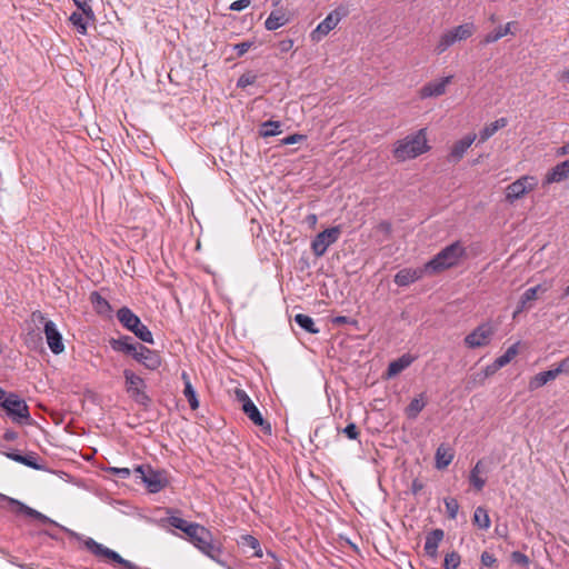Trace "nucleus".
<instances>
[{"mask_svg":"<svg viewBox=\"0 0 569 569\" xmlns=\"http://www.w3.org/2000/svg\"><path fill=\"white\" fill-rule=\"evenodd\" d=\"M83 16H84L83 12L82 13L73 12L70 16V21L72 22L73 26L77 27L79 33H81V34L87 33V23L84 21Z\"/></svg>","mask_w":569,"mask_h":569,"instance_id":"nucleus-44","label":"nucleus"},{"mask_svg":"<svg viewBox=\"0 0 569 569\" xmlns=\"http://www.w3.org/2000/svg\"><path fill=\"white\" fill-rule=\"evenodd\" d=\"M518 353V343L510 346L506 352L496 359V367L507 366Z\"/></svg>","mask_w":569,"mask_h":569,"instance_id":"nucleus-38","label":"nucleus"},{"mask_svg":"<svg viewBox=\"0 0 569 569\" xmlns=\"http://www.w3.org/2000/svg\"><path fill=\"white\" fill-rule=\"evenodd\" d=\"M482 472V461L479 460L470 471L469 481L471 486L477 490L481 491L486 486V479L480 477Z\"/></svg>","mask_w":569,"mask_h":569,"instance_id":"nucleus-32","label":"nucleus"},{"mask_svg":"<svg viewBox=\"0 0 569 569\" xmlns=\"http://www.w3.org/2000/svg\"><path fill=\"white\" fill-rule=\"evenodd\" d=\"M569 174V160L562 161L553 167L545 177L543 184L560 182Z\"/></svg>","mask_w":569,"mask_h":569,"instance_id":"nucleus-23","label":"nucleus"},{"mask_svg":"<svg viewBox=\"0 0 569 569\" xmlns=\"http://www.w3.org/2000/svg\"><path fill=\"white\" fill-rule=\"evenodd\" d=\"M559 376V370H547L537 373L529 382V389L536 390L543 387L551 380H555Z\"/></svg>","mask_w":569,"mask_h":569,"instance_id":"nucleus-25","label":"nucleus"},{"mask_svg":"<svg viewBox=\"0 0 569 569\" xmlns=\"http://www.w3.org/2000/svg\"><path fill=\"white\" fill-rule=\"evenodd\" d=\"M250 0H237L230 4V10L242 11L250 6Z\"/></svg>","mask_w":569,"mask_h":569,"instance_id":"nucleus-53","label":"nucleus"},{"mask_svg":"<svg viewBox=\"0 0 569 569\" xmlns=\"http://www.w3.org/2000/svg\"><path fill=\"white\" fill-rule=\"evenodd\" d=\"M254 82V77L249 74H243L238 79L237 86L239 88H246L249 84Z\"/></svg>","mask_w":569,"mask_h":569,"instance_id":"nucleus-54","label":"nucleus"},{"mask_svg":"<svg viewBox=\"0 0 569 569\" xmlns=\"http://www.w3.org/2000/svg\"><path fill=\"white\" fill-rule=\"evenodd\" d=\"M495 331L490 323L479 325L475 330L465 337V345L470 349L488 346Z\"/></svg>","mask_w":569,"mask_h":569,"instance_id":"nucleus-15","label":"nucleus"},{"mask_svg":"<svg viewBox=\"0 0 569 569\" xmlns=\"http://www.w3.org/2000/svg\"><path fill=\"white\" fill-rule=\"evenodd\" d=\"M181 379H182L183 385H184L183 395L187 398V400H188V402L190 405V408L192 410L198 409L199 408V400H198V397H197V392H196L194 388L191 385L189 375L186 371H183L182 375H181Z\"/></svg>","mask_w":569,"mask_h":569,"instance_id":"nucleus-26","label":"nucleus"},{"mask_svg":"<svg viewBox=\"0 0 569 569\" xmlns=\"http://www.w3.org/2000/svg\"><path fill=\"white\" fill-rule=\"evenodd\" d=\"M123 377L126 383V391L129 395V397L139 406H142L144 408L149 407V405L151 403V399L146 391V381L130 369L123 370Z\"/></svg>","mask_w":569,"mask_h":569,"instance_id":"nucleus-6","label":"nucleus"},{"mask_svg":"<svg viewBox=\"0 0 569 569\" xmlns=\"http://www.w3.org/2000/svg\"><path fill=\"white\" fill-rule=\"evenodd\" d=\"M415 357L410 353H405L400 358L391 361L387 369V378H392L398 376L405 369L410 367V365L415 361Z\"/></svg>","mask_w":569,"mask_h":569,"instance_id":"nucleus-24","label":"nucleus"},{"mask_svg":"<svg viewBox=\"0 0 569 569\" xmlns=\"http://www.w3.org/2000/svg\"><path fill=\"white\" fill-rule=\"evenodd\" d=\"M188 528L189 530L186 535L188 536L189 541L218 565L226 566V561L220 558L222 553L221 547L213 542L211 531L196 522L192 527Z\"/></svg>","mask_w":569,"mask_h":569,"instance_id":"nucleus-1","label":"nucleus"},{"mask_svg":"<svg viewBox=\"0 0 569 569\" xmlns=\"http://www.w3.org/2000/svg\"><path fill=\"white\" fill-rule=\"evenodd\" d=\"M22 465L34 470H44V466L39 463V456L34 452L23 456Z\"/></svg>","mask_w":569,"mask_h":569,"instance_id":"nucleus-42","label":"nucleus"},{"mask_svg":"<svg viewBox=\"0 0 569 569\" xmlns=\"http://www.w3.org/2000/svg\"><path fill=\"white\" fill-rule=\"evenodd\" d=\"M117 319L129 331L134 333L137 338L147 343H153L152 332L144 326L140 318L134 315L128 307H122L117 311Z\"/></svg>","mask_w":569,"mask_h":569,"instance_id":"nucleus-4","label":"nucleus"},{"mask_svg":"<svg viewBox=\"0 0 569 569\" xmlns=\"http://www.w3.org/2000/svg\"><path fill=\"white\" fill-rule=\"evenodd\" d=\"M569 152V146H563L557 150V156H563Z\"/></svg>","mask_w":569,"mask_h":569,"instance_id":"nucleus-60","label":"nucleus"},{"mask_svg":"<svg viewBox=\"0 0 569 569\" xmlns=\"http://www.w3.org/2000/svg\"><path fill=\"white\" fill-rule=\"evenodd\" d=\"M133 472L151 493H157L169 485L167 472L164 470L153 469L150 465L137 466Z\"/></svg>","mask_w":569,"mask_h":569,"instance_id":"nucleus-5","label":"nucleus"},{"mask_svg":"<svg viewBox=\"0 0 569 569\" xmlns=\"http://www.w3.org/2000/svg\"><path fill=\"white\" fill-rule=\"evenodd\" d=\"M562 79L569 81V70L563 71Z\"/></svg>","mask_w":569,"mask_h":569,"instance_id":"nucleus-64","label":"nucleus"},{"mask_svg":"<svg viewBox=\"0 0 569 569\" xmlns=\"http://www.w3.org/2000/svg\"><path fill=\"white\" fill-rule=\"evenodd\" d=\"M110 346L114 351L129 355L133 358L141 343L134 342L133 338L130 336H121L117 339L112 338Z\"/></svg>","mask_w":569,"mask_h":569,"instance_id":"nucleus-18","label":"nucleus"},{"mask_svg":"<svg viewBox=\"0 0 569 569\" xmlns=\"http://www.w3.org/2000/svg\"><path fill=\"white\" fill-rule=\"evenodd\" d=\"M538 178L535 176H521L506 187L505 200L512 204L522 199L527 193L533 191L538 187Z\"/></svg>","mask_w":569,"mask_h":569,"instance_id":"nucleus-7","label":"nucleus"},{"mask_svg":"<svg viewBox=\"0 0 569 569\" xmlns=\"http://www.w3.org/2000/svg\"><path fill=\"white\" fill-rule=\"evenodd\" d=\"M74 4L83 12L88 20L94 21V13L90 4L89 0H73Z\"/></svg>","mask_w":569,"mask_h":569,"instance_id":"nucleus-46","label":"nucleus"},{"mask_svg":"<svg viewBox=\"0 0 569 569\" xmlns=\"http://www.w3.org/2000/svg\"><path fill=\"white\" fill-rule=\"evenodd\" d=\"M348 14V9L343 6L336 8L331 11L312 32L310 39L313 42L321 41L331 30H333L338 23Z\"/></svg>","mask_w":569,"mask_h":569,"instance_id":"nucleus-11","label":"nucleus"},{"mask_svg":"<svg viewBox=\"0 0 569 569\" xmlns=\"http://www.w3.org/2000/svg\"><path fill=\"white\" fill-rule=\"evenodd\" d=\"M445 507L450 519H456L459 511V503L455 498H446Z\"/></svg>","mask_w":569,"mask_h":569,"instance_id":"nucleus-45","label":"nucleus"},{"mask_svg":"<svg viewBox=\"0 0 569 569\" xmlns=\"http://www.w3.org/2000/svg\"><path fill=\"white\" fill-rule=\"evenodd\" d=\"M461 561V557L458 552L451 551L446 555L445 561H443V568L445 569H458Z\"/></svg>","mask_w":569,"mask_h":569,"instance_id":"nucleus-41","label":"nucleus"},{"mask_svg":"<svg viewBox=\"0 0 569 569\" xmlns=\"http://www.w3.org/2000/svg\"><path fill=\"white\" fill-rule=\"evenodd\" d=\"M288 22V18L282 11H272L267 20L264 21V27L269 31H273L284 26Z\"/></svg>","mask_w":569,"mask_h":569,"instance_id":"nucleus-30","label":"nucleus"},{"mask_svg":"<svg viewBox=\"0 0 569 569\" xmlns=\"http://www.w3.org/2000/svg\"><path fill=\"white\" fill-rule=\"evenodd\" d=\"M480 561L485 567H492L497 562V559L492 553L483 551L480 556Z\"/></svg>","mask_w":569,"mask_h":569,"instance_id":"nucleus-51","label":"nucleus"},{"mask_svg":"<svg viewBox=\"0 0 569 569\" xmlns=\"http://www.w3.org/2000/svg\"><path fill=\"white\" fill-rule=\"evenodd\" d=\"M0 499L7 500L10 505L16 506L17 507V512L24 513L28 517H31V518H34V519L41 521L42 523H46V525L48 523V525H53L56 527H59L63 531L68 532L70 536H74L77 538L79 537L76 532L69 530L68 528H64V527L58 525L54 520L50 519L46 515L41 513L40 511H38L36 509H32L31 507L24 505L23 502L17 500V499L7 497L6 495H2V493H0Z\"/></svg>","mask_w":569,"mask_h":569,"instance_id":"nucleus-14","label":"nucleus"},{"mask_svg":"<svg viewBox=\"0 0 569 569\" xmlns=\"http://www.w3.org/2000/svg\"><path fill=\"white\" fill-rule=\"evenodd\" d=\"M473 523L482 530L489 529L490 518L486 508L481 506L476 508L473 513Z\"/></svg>","mask_w":569,"mask_h":569,"instance_id":"nucleus-36","label":"nucleus"},{"mask_svg":"<svg viewBox=\"0 0 569 569\" xmlns=\"http://www.w3.org/2000/svg\"><path fill=\"white\" fill-rule=\"evenodd\" d=\"M8 396V393L0 388V406L2 407V401L6 399V397Z\"/></svg>","mask_w":569,"mask_h":569,"instance_id":"nucleus-62","label":"nucleus"},{"mask_svg":"<svg viewBox=\"0 0 569 569\" xmlns=\"http://www.w3.org/2000/svg\"><path fill=\"white\" fill-rule=\"evenodd\" d=\"M17 438H18V433L12 429H8L3 433V439L7 441H14Z\"/></svg>","mask_w":569,"mask_h":569,"instance_id":"nucleus-57","label":"nucleus"},{"mask_svg":"<svg viewBox=\"0 0 569 569\" xmlns=\"http://www.w3.org/2000/svg\"><path fill=\"white\" fill-rule=\"evenodd\" d=\"M452 79L453 76H448L426 83L419 91L420 98H436L445 94L447 86L451 83Z\"/></svg>","mask_w":569,"mask_h":569,"instance_id":"nucleus-16","label":"nucleus"},{"mask_svg":"<svg viewBox=\"0 0 569 569\" xmlns=\"http://www.w3.org/2000/svg\"><path fill=\"white\" fill-rule=\"evenodd\" d=\"M443 530L442 529H433L426 536L425 541V552L430 558H436L438 555V547L441 540L443 539Z\"/></svg>","mask_w":569,"mask_h":569,"instance_id":"nucleus-22","label":"nucleus"},{"mask_svg":"<svg viewBox=\"0 0 569 569\" xmlns=\"http://www.w3.org/2000/svg\"><path fill=\"white\" fill-rule=\"evenodd\" d=\"M513 23L515 22H508L506 26H500L499 28L495 29L492 32H489L483 38V43L489 44V43L496 42L499 39H501L502 37L507 36L509 33H512L510 28Z\"/></svg>","mask_w":569,"mask_h":569,"instance_id":"nucleus-35","label":"nucleus"},{"mask_svg":"<svg viewBox=\"0 0 569 569\" xmlns=\"http://www.w3.org/2000/svg\"><path fill=\"white\" fill-rule=\"evenodd\" d=\"M282 133V123L280 121L268 120L260 124L259 134L262 138L274 137Z\"/></svg>","mask_w":569,"mask_h":569,"instance_id":"nucleus-31","label":"nucleus"},{"mask_svg":"<svg viewBox=\"0 0 569 569\" xmlns=\"http://www.w3.org/2000/svg\"><path fill=\"white\" fill-rule=\"evenodd\" d=\"M455 458V450L448 443H441L435 453V467L438 470L446 469Z\"/></svg>","mask_w":569,"mask_h":569,"instance_id":"nucleus-20","label":"nucleus"},{"mask_svg":"<svg viewBox=\"0 0 569 569\" xmlns=\"http://www.w3.org/2000/svg\"><path fill=\"white\" fill-rule=\"evenodd\" d=\"M342 433L350 440H357L359 438V430L356 423L350 422L342 429Z\"/></svg>","mask_w":569,"mask_h":569,"instance_id":"nucleus-48","label":"nucleus"},{"mask_svg":"<svg viewBox=\"0 0 569 569\" xmlns=\"http://www.w3.org/2000/svg\"><path fill=\"white\" fill-rule=\"evenodd\" d=\"M237 543L242 548H249L253 550V556L256 558H261L263 556L260 541L252 535L240 536V538L237 540Z\"/></svg>","mask_w":569,"mask_h":569,"instance_id":"nucleus-28","label":"nucleus"},{"mask_svg":"<svg viewBox=\"0 0 569 569\" xmlns=\"http://www.w3.org/2000/svg\"><path fill=\"white\" fill-rule=\"evenodd\" d=\"M429 150L426 129H420L396 142L393 157L399 161L413 159Z\"/></svg>","mask_w":569,"mask_h":569,"instance_id":"nucleus-3","label":"nucleus"},{"mask_svg":"<svg viewBox=\"0 0 569 569\" xmlns=\"http://www.w3.org/2000/svg\"><path fill=\"white\" fill-rule=\"evenodd\" d=\"M508 124L507 118H499L496 121L485 126V128L479 132V142H486L489 138H491L499 129L505 128Z\"/></svg>","mask_w":569,"mask_h":569,"instance_id":"nucleus-27","label":"nucleus"},{"mask_svg":"<svg viewBox=\"0 0 569 569\" xmlns=\"http://www.w3.org/2000/svg\"><path fill=\"white\" fill-rule=\"evenodd\" d=\"M7 416L16 423L23 425L30 420L29 407L17 393L10 392L1 407Z\"/></svg>","mask_w":569,"mask_h":569,"instance_id":"nucleus-8","label":"nucleus"},{"mask_svg":"<svg viewBox=\"0 0 569 569\" xmlns=\"http://www.w3.org/2000/svg\"><path fill=\"white\" fill-rule=\"evenodd\" d=\"M234 395H236V400L241 405L242 411L246 413V416L256 426L261 427V430L266 435H271V432H272L271 425L263 419L260 410L257 408V406L253 403V401L250 399V397L247 395V392L242 389H236Z\"/></svg>","mask_w":569,"mask_h":569,"instance_id":"nucleus-9","label":"nucleus"},{"mask_svg":"<svg viewBox=\"0 0 569 569\" xmlns=\"http://www.w3.org/2000/svg\"><path fill=\"white\" fill-rule=\"evenodd\" d=\"M336 322H338V323H346V322H347V318H346V317H343V316H341V317H337V318H336Z\"/></svg>","mask_w":569,"mask_h":569,"instance_id":"nucleus-63","label":"nucleus"},{"mask_svg":"<svg viewBox=\"0 0 569 569\" xmlns=\"http://www.w3.org/2000/svg\"><path fill=\"white\" fill-rule=\"evenodd\" d=\"M94 310L99 315H109L111 312V306L107 299H104L98 291H92L89 297Z\"/></svg>","mask_w":569,"mask_h":569,"instance_id":"nucleus-29","label":"nucleus"},{"mask_svg":"<svg viewBox=\"0 0 569 569\" xmlns=\"http://www.w3.org/2000/svg\"><path fill=\"white\" fill-rule=\"evenodd\" d=\"M341 234L339 226L330 227L319 232L311 241V250L317 258L322 257L327 249L338 241Z\"/></svg>","mask_w":569,"mask_h":569,"instance_id":"nucleus-13","label":"nucleus"},{"mask_svg":"<svg viewBox=\"0 0 569 569\" xmlns=\"http://www.w3.org/2000/svg\"><path fill=\"white\" fill-rule=\"evenodd\" d=\"M422 489H423V483L421 481H419L418 479L412 481L411 491H412L413 495H417Z\"/></svg>","mask_w":569,"mask_h":569,"instance_id":"nucleus-58","label":"nucleus"},{"mask_svg":"<svg viewBox=\"0 0 569 569\" xmlns=\"http://www.w3.org/2000/svg\"><path fill=\"white\" fill-rule=\"evenodd\" d=\"M450 31L453 34L456 41L466 40L470 38L475 32V26L473 23H463L453 28Z\"/></svg>","mask_w":569,"mask_h":569,"instance_id":"nucleus-37","label":"nucleus"},{"mask_svg":"<svg viewBox=\"0 0 569 569\" xmlns=\"http://www.w3.org/2000/svg\"><path fill=\"white\" fill-rule=\"evenodd\" d=\"M500 367H496V360L483 369V379L493 375Z\"/></svg>","mask_w":569,"mask_h":569,"instance_id":"nucleus-56","label":"nucleus"},{"mask_svg":"<svg viewBox=\"0 0 569 569\" xmlns=\"http://www.w3.org/2000/svg\"><path fill=\"white\" fill-rule=\"evenodd\" d=\"M510 559L513 563L519 565L521 567H528L530 563L528 556H526L525 553H522L520 551L511 552Z\"/></svg>","mask_w":569,"mask_h":569,"instance_id":"nucleus-47","label":"nucleus"},{"mask_svg":"<svg viewBox=\"0 0 569 569\" xmlns=\"http://www.w3.org/2000/svg\"><path fill=\"white\" fill-rule=\"evenodd\" d=\"M425 272V267L422 269L403 268L395 274L393 281L399 287H407L421 279Z\"/></svg>","mask_w":569,"mask_h":569,"instance_id":"nucleus-19","label":"nucleus"},{"mask_svg":"<svg viewBox=\"0 0 569 569\" xmlns=\"http://www.w3.org/2000/svg\"><path fill=\"white\" fill-rule=\"evenodd\" d=\"M109 472H111L112 475H114V476H117L118 478H121V479H127L131 475V470L129 468H116V467H112V468H109Z\"/></svg>","mask_w":569,"mask_h":569,"instance_id":"nucleus-52","label":"nucleus"},{"mask_svg":"<svg viewBox=\"0 0 569 569\" xmlns=\"http://www.w3.org/2000/svg\"><path fill=\"white\" fill-rule=\"evenodd\" d=\"M527 307H521V300H519V303L513 312V318H516L520 312H522Z\"/></svg>","mask_w":569,"mask_h":569,"instance_id":"nucleus-61","label":"nucleus"},{"mask_svg":"<svg viewBox=\"0 0 569 569\" xmlns=\"http://www.w3.org/2000/svg\"><path fill=\"white\" fill-rule=\"evenodd\" d=\"M6 457L19 463H22L23 460V455H20L18 452H7Z\"/></svg>","mask_w":569,"mask_h":569,"instance_id":"nucleus-59","label":"nucleus"},{"mask_svg":"<svg viewBox=\"0 0 569 569\" xmlns=\"http://www.w3.org/2000/svg\"><path fill=\"white\" fill-rule=\"evenodd\" d=\"M295 322L300 328H302L303 330H306L309 333L316 335L320 331L319 328L316 326L313 319L308 315H303V313L296 315Z\"/></svg>","mask_w":569,"mask_h":569,"instance_id":"nucleus-34","label":"nucleus"},{"mask_svg":"<svg viewBox=\"0 0 569 569\" xmlns=\"http://www.w3.org/2000/svg\"><path fill=\"white\" fill-rule=\"evenodd\" d=\"M32 318L34 321L39 320L40 322H43V331L50 350L54 355L63 352L64 345L62 342V336L58 331L56 323L52 320H47L40 311L33 312Z\"/></svg>","mask_w":569,"mask_h":569,"instance_id":"nucleus-12","label":"nucleus"},{"mask_svg":"<svg viewBox=\"0 0 569 569\" xmlns=\"http://www.w3.org/2000/svg\"><path fill=\"white\" fill-rule=\"evenodd\" d=\"M168 522L171 527L179 529V530L183 531L184 533L188 532V530H189L188 527H192L194 525V522H188L187 520H184L180 517H174V516L169 517Z\"/></svg>","mask_w":569,"mask_h":569,"instance_id":"nucleus-43","label":"nucleus"},{"mask_svg":"<svg viewBox=\"0 0 569 569\" xmlns=\"http://www.w3.org/2000/svg\"><path fill=\"white\" fill-rule=\"evenodd\" d=\"M303 140H306L305 134L293 133L291 136L283 138L281 140V144L282 146L295 144V143L301 142Z\"/></svg>","mask_w":569,"mask_h":569,"instance_id":"nucleus-50","label":"nucleus"},{"mask_svg":"<svg viewBox=\"0 0 569 569\" xmlns=\"http://www.w3.org/2000/svg\"><path fill=\"white\" fill-rule=\"evenodd\" d=\"M553 370H559V375L562 372H567L569 370V357L561 360Z\"/></svg>","mask_w":569,"mask_h":569,"instance_id":"nucleus-55","label":"nucleus"},{"mask_svg":"<svg viewBox=\"0 0 569 569\" xmlns=\"http://www.w3.org/2000/svg\"><path fill=\"white\" fill-rule=\"evenodd\" d=\"M84 547L96 557L104 558L112 562L120 565L123 569H140L133 562L122 558L118 552L112 549L104 547L103 545L97 542L92 538H87L83 541Z\"/></svg>","mask_w":569,"mask_h":569,"instance_id":"nucleus-10","label":"nucleus"},{"mask_svg":"<svg viewBox=\"0 0 569 569\" xmlns=\"http://www.w3.org/2000/svg\"><path fill=\"white\" fill-rule=\"evenodd\" d=\"M427 402L421 393L419 397L413 398L408 407L406 408V415L409 419H416L418 415L423 410Z\"/></svg>","mask_w":569,"mask_h":569,"instance_id":"nucleus-33","label":"nucleus"},{"mask_svg":"<svg viewBox=\"0 0 569 569\" xmlns=\"http://www.w3.org/2000/svg\"><path fill=\"white\" fill-rule=\"evenodd\" d=\"M477 138V134H468L463 137L462 139L458 140L451 148V151L449 153V160L457 162L462 159L466 151L471 147V144L475 142Z\"/></svg>","mask_w":569,"mask_h":569,"instance_id":"nucleus-21","label":"nucleus"},{"mask_svg":"<svg viewBox=\"0 0 569 569\" xmlns=\"http://www.w3.org/2000/svg\"><path fill=\"white\" fill-rule=\"evenodd\" d=\"M455 42H456V39H455L453 34L451 33V31L449 30V31L445 32L441 36V38L436 47L437 53L440 54V53L445 52Z\"/></svg>","mask_w":569,"mask_h":569,"instance_id":"nucleus-40","label":"nucleus"},{"mask_svg":"<svg viewBox=\"0 0 569 569\" xmlns=\"http://www.w3.org/2000/svg\"><path fill=\"white\" fill-rule=\"evenodd\" d=\"M133 359L149 370H157L161 366V357L156 350L141 345Z\"/></svg>","mask_w":569,"mask_h":569,"instance_id":"nucleus-17","label":"nucleus"},{"mask_svg":"<svg viewBox=\"0 0 569 569\" xmlns=\"http://www.w3.org/2000/svg\"><path fill=\"white\" fill-rule=\"evenodd\" d=\"M466 254L467 252L463 244L460 241H455L445 247L431 260H429L425 264V270L427 273H438L453 268L459 264Z\"/></svg>","mask_w":569,"mask_h":569,"instance_id":"nucleus-2","label":"nucleus"},{"mask_svg":"<svg viewBox=\"0 0 569 569\" xmlns=\"http://www.w3.org/2000/svg\"><path fill=\"white\" fill-rule=\"evenodd\" d=\"M547 289L542 288L541 284L527 289L522 296L520 297L521 307H528V303L535 301L537 299V295L539 291H546Z\"/></svg>","mask_w":569,"mask_h":569,"instance_id":"nucleus-39","label":"nucleus"},{"mask_svg":"<svg viewBox=\"0 0 569 569\" xmlns=\"http://www.w3.org/2000/svg\"><path fill=\"white\" fill-rule=\"evenodd\" d=\"M252 46H253V41H243V42L234 44L232 48L236 51L237 57L240 58L244 53H247L251 49Z\"/></svg>","mask_w":569,"mask_h":569,"instance_id":"nucleus-49","label":"nucleus"}]
</instances>
